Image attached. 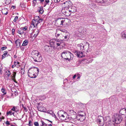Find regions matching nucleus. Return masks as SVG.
I'll list each match as a JSON object with an SVG mask.
<instances>
[{
  "label": "nucleus",
  "mask_w": 126,
  "mask_h": 126,
  "mask_svg": "<svg viewBox=\"0 0 126 126\" xmlns=\"http://www.w3.org/2000/svg\"><path fill=\"white\" fill-rule=\"evenodd\" d=\"M23 106V105H22ZM23 108H24V110L25 111L27 112V111L28 110L27 109V108L26 107H24L23 106Z\"/></svg>",
  "instance_id": "51"
},
{
  "label": "nucleus",
  "mask_w": 126,
  "mask_h": 126,
  "mask_svg": "<svg viewBox=\"0 0 126 126\" xmlns=\"http://www.w3.org/2000/svg\"><path fill=\"white\" fill-rule=\"evenodd\" d=\"M62 12L63 14L66 16H68L70 15L71 13H69V10L67 9H65V7L64 9H63Z\"/></svg>",
  "instance_id": "9"
},
{
  "label": "nucleus",
  "mask_w": 126,
  "mask_h": 126,
  "mask_svg": "<svg viewBox=\"0 0 126 126\" xmlns=\"http://www.w3.org/2000/svg\"><path fill=\"white\" fill-rule=\"evenodd\" d=\"M47 113H49L51 115H52L53 113V111L52 110H51L50 111H47Z\"/></svg>",
  "instance_id": "37"
},
{
  "label": "nucleus",
  "mask_w": 126,
  "mask_h": 126,
  "mask_svg": "<svg viewBox=\"0 0 126 126\" xmlns=\"http://www.w3.org/2000/svg\"><path fill=\"white\" fill-rule=\"evenodd\" d=\"M84 112V111H81V110H80V111H79L78 112V114H80V113H81V112H82H82Z\"/></svg>",
  "instance_id": "54"
},
{
  "label": "nucleus",
  "mask_w": 126,
  "mask_h": 126,
  "mask_svg": "<svg viewBox=\"0 0 126 126\" xmlns=\"http://www.w3.org/2000/svg\"><path fill=\"white\" fill-rule=\"evenodd\" d=\"M40 1V2L41 3H42V2H43L44 1V0H38V1Z\"/></svg>",
  "instance_id": "60"
},
{
  "label": "nucleus",
  "mask_w": 126,
  "mask_h": 126,
  "mask_svg": "<svg viewBox=\"0 0 126 126\" xmlns=\"http://www.w3.org/2000/svg\"><path fill=\"white\" fill-rule=\"evenodd\" d=\"M23 46H22V45L20 47V48L21 49V50H22V51H23L24 50V48L23 47H22Z\"/></svg>",
  "instance_id": "52"
},
{
  "label": "nucleus",
  "mask_w": 126,
  "mask_h": 126,
  "mask_svg": "<svg viewBox=\"0 0 126 126\" xmlns=\"http://www.w3.org/2000/svg\"><path fill=\"white\" fill-rule=\"evenodd\" d=\"M107 0H95L96 2L99 3H100L102 5L104 3H106Z\"/></svg>",
  "instance_id": "16"
},
{
  "label": "nucleus",
  "mask_w": 126,
  "mask_h": 126,
  "mask_svg": "<svg viewBox=\"0 0 126 126\" xmlns=\"http://www.w3.org/2000/svg\"><path fill=\"white\" fill-rule=\"evenodd\" d=\"M41 122L42 123V124L43 125H44H44H45L46 126H47V124H46V123H45L42 120L41 121Z\"/></svg>",
  "instance_id": "46"
},
{
  "label": "nucleus",
  "mask_w": 126,
  "mask_h": 126,
  "mask_svg": "<svg viewBox=\"0 0 126 126\" xmlns=\"http://www.w3.org/2000/svg\"><path fill=\"white\" fill-rule=\"evenodd\" d=\"M12 79L14 80L15 82L16 83H17V82L15 80V79H14L13 78V79Z\"/></svg>",
  "instance_id": "62"
},
{
  "label": "nucleus",
  "mask_w": 126,
  "mask_h": 126,
  "mask_svg": "<svg viewBox=\"0 0 126 126\" xmlns=\"http://www.w3.org/2000/svg\"><path fill=\"white\" fill-rule=\"evenodd\" d=\"M8 52L7 51H5L3 52V54L4 56H6L8 54Z\"/></svg>",
  "instance_id": "41"
},
{
  "label": "nucleus",
  "mask_w": 126,
  "mask_h": 126,
  "mask_svg": "<svg viewBox=\"0 0 126 126\" xmlns=\"http://www.w3.org/2000/svg\"><path fill=\"white\" fill-rule=\"evenodd\" d=\"M61 0H54V2L55 3H57L59 2Z\"/></svg>",
  "instance_id": "53"
},
{
  "label": "nucleus",
  "mask_w": 126,
  "mask_h": 126,
  "mask_svg": "<svg viewBox=\"0 0 126 126\" xmlns=\"http://www.w3.org/2000/svg\"><path fill=\"white\" fill-rule=\"evenodd\" d=\"M34 61L35 62H40L42 61V57L40 54H38L37 56L32 57Z\"/></svg>",
  "instance_id": "6"
},
{
  "label": "nucleus",
  "mask_w": 126,
  "mask_h": 126,
  "mask_svg": "<svg viewBox=\"0 0 126 126\" xmlns=\"http://www.w3.org/2000/svg\"><path fill=\"white\" fill-rule=\"evenodd\" d=\"M86 43L88 45V48H89V45H90L89 43L87 42H86Z\"/></svg>",
  "instance_id": "63"
},
{
  "label": "nucleus",
  "mask_w": 126,
  "mask_h": 126,
  "mask_svg": "<svg viewBox=\"0 0 126 126\" xmlns=\"http://www.w3.org/2000/svg\"><path fill=\"white\" fill-rule=\"evenodd\" d=\"M70 8H71V10H70L69 9V12H76L77 11L76 8L74 6H72L71 7V8L70 7Z\"/></svg>",
  "instance_id": "17"
},
{
  "label": "nucleus",
  "mask_w": 126,
  "mask_h": 126,
  "mask_svg": "<svg viewBox=\"0 0 126 126\" xmlns=\"http://www.w3.org/2000/svg\"><path fill=\"white\" fill-rule=\"evenodd\" d=\"M8 72L7 74V76L8 77L10 76V75L11 74H10V71H9L8 70Z\"/></svg>",
  "instance_id": "50"
},
{
  "label": "nucleus",
  "mask_w": 126,
  "mask_h": 126,
  "mask_svg": "<svg viewBox=\"0 0 126 126\" xmlns=\"http://www.w3.org/2000/svg\"><path fill=\"white\" fill-rule=\"evenodd\" d=\"M45 1L47 3L49 2V0H45Z\"/></svg>",
  "instance_id": "58"
},
{
  "label": "nucleus",
  "mask_w": 126,
  "mask_h": 126,
  "mask_svg": "<svg viewBox=\"0 0 126 126\" xmlns=\"http://www.w3.org/2000/svg\"><path fill=\"white\" fill-rule=\"evenodd\" d=\"M61 54L63 55V56L65 55L66 57H68L71 59H72L73 57V54L68 51H64L62 52Z\"/></svg>",
  "instance_id": "4"
},
{
  "label": "nucleus",
  "mask_w": 126,
  "mask_h": 126,
  "mask_svg": "<svg viewBox=\"0 0 126 126\" xmlns=\"http://www.w3.org/2000/svg\"><path fill=\"white\" fill-rule=\"evenodd\" d=\"M12 111L11 110H10L7 112L6 115H12Z\"/></svg>",
  "instance_id": "34"
},
{
  "label": "nucleus",
  "mask_w": 126,
  "mask_h": 126,
  "mask_svg": "<svg viewBox=\"0 0 126 126\" xmlns=\"http://www.w3.org/2000/svg\"><path fill=\"white\" fill-rule=\"evenodd\" d=\"M34 124L35 126H38L39 125L38 122H36L34 123Z\"/></svg>",
  "instance_id": "45"
},
{
  "label": "nucleus",
  "mask_w": 126,
  "mask_h": 126,
  "mask_svg": "<svg viewBox=\"0 0 126 126\" xmlns=\"http://www.w3.org/2000/svg\"><path fill=\"white\" fill-rule=\"evenodd\" d=\"M18 18V17L17 16H16L15 17V18H14V19L13 20V21L14 22H16V21L17 20Z\"/></svg>",
  "instance_id": "44"
},
{
  "label": "nucleus",
  "mask_w": 126,
  "mask_h": 126,
  "mask_svg": "<svg viewBox=\"0 0 126 126\" xmlns=\"http://www.w3.org/2000/svg\"><path fill=\"white\" fill-rule=\"evenodd\" d=\"M33 57H34V56H37V55H38L39 54V52L37 50L33 51L32 52Z\"/></svg>",
  "instance_id": "19"
},
{
  "label": "nucleus",
  "mask_w": 126,
  "mask_h": 126,
  "mask_svg": "<svg viewBox=\"0 0 126 126\" xmlns=\"http://www.w3.org/2000/svg\"><path fill=\"white\" fill-rule=\"evenodd\" d=\"M60 37H63V35L62 34H57V35H56V36L57 38H58V37L59 36Z\"/></svg>",
  "instance_id": "32"
},
{
  "label": "nucleus",
  "mask_w": 126,
  "mask_h": 126,
  "mask_svg": "<svg viewBox=\"0 0 126 126\" xmlns=\"http://www.w3.org/2000/svg\"><path fill=\"white\" fill-rule=\"evenodd\" d=\"M4 11L3 10L2 11V13L3 14H4V15H7L8 13V12H6V13H3V12Z\"/></svg>",
  "instance_id": "57"
},
{
  "label": "nucleus",
  "mask_w": 126,
  "mask_h": 126,
  "mask_svg": "<svg viewBox=\"0 0 126 126\" xmlns=\"http://www.w3.org/2000/svg\"><path fill=\"white\" fill-rule=\"evenodd\" d=\"M29 43V40H25L23 42L22 46H27Z\"/></svg>",
  "instance_id": "23"
},
{
  "label": "nucleus",
  "mask_w": 126,
  "mask_h": 126,
  "mask_svg": "<svg viewBox=\"0 0 126 126\" xmlns=\"http://www.w3.org/2000/svg\"><path fill=\"white\" fill-rule=\"evenodd\" d=\"M16 72H13V76L12 77V78L14 79H15V77L16 75Z\"/></svg>",
  "instance_id": "31"
},
{
  "label": "nucleus",
  "mask_w": 126,
  "mask_h": 126,
  "mask_svg": "<svg viewBox=\"0 0 126 126\" xmlns=\"http://www.w3.org/2000/svg\"><path fill=\"white\" fill-rule=\"evenodd\" d=\"M39 111H41L43 112H46V110H45L44 108H43H43H41V109H40V110H39Z\"/></svg>",
  "instance_id": "35"
},
{
  "label": "nucleus",
  "mask_w": 126,
  "mask_h": 126,
  "mask_svg": "<svg viewBox=\"0 0 126 126\" xmlns=\"http://www.w3.org/2000/svg\"><path fill=\"white\" fill-rule=\"evenodd\" d=\"M25 66L23 68H21L20 70L21 73L23 75L24 73V68Z\"/></svg>",
  "instance_id": "28"
},
{
  "label": "nucleus",
  "mask_w": 126,
  "mask_h": 126,
  "mask_svg": "<svg viewBox=\"0 0 126 126\" xmlns=\"http://www.w3.org/2000/svg\"><path fill=\"white\" fill-rule=\"evenodd\" d=\"M11 7L13 8V9H15L16 8V6H12Z\"/></svg>",
  "instance_id": "64"
},
{
  "label": "nucleus",
  "mask_w": 126,
  "mask_h": 126,
  "mask_svg": "<svg viewBox=\"0 0 126 126\" xmlns=\"http://www.w3.org/2000/svg\"><path fill=\"white\" fill-rule=\"evenodd\" d=\"M42 98L43 100H44L46 98L45 96L43 95V96L42 97Z\"/></svg>",
  "instance_id": "61"
},
{
  "label": "nucleus",
  "mask_w": 126,
  "mask_h": 126,
  "mask_svg": "<svg viewBox=\"0 0 126 126\" xmlns=\"http://www.w3.org/2000/svg\"><path fill=\"white\" fill-rule=\"evenodd\" d=\"M96 121L97 123L100 124V125L101 126H103L104 124V119L102 116H98Z\"/></svg>",
  "instance_id": "5"
},
{
  "label": "nucleus",
  "mask_w": 126,
  "mask_h": 126,
  "mask_svg": "<svg viewBox=\"0 0 126 126\" xmlns=\"http://www.w3.org/2000/svg\"><path fill=\"white\" fill-rule=\"evenodd\" d=\"M2 67L1 65H0V73L1 74L2 73Z\"/></svg>",
  "instance_id": "42"
},
{
  "label": "nucleus",
  "mask_w": 126,
  "mask_h": 126,
  "mask_svg": "<svg viewBox=\"0 0 126 126\" xmlns=\"http://www.w3.org/2000/svg\"><path fill=\"white\" fill-rule=\"evenodd\" d=\"M28 125L29 126H32V123L31 120L29 121V123Z\"/></svg>",
  "instance_id": "39"
},
{
  "label": "nucleus",
  "mask_w": 126,
  "mask_h": 126,
  "mask_svg": "<svg viewBox=\"0 0 126 126\" xmlns=\"http://www.w3.org/2000/svg\"><path fill=\"white\" fill-rule=\"evenodd\" d=\"M74 52L75 54L78 57L81 58L85 56L83 54V52H82L76 50L74 51Z\"/></svg>",
  "instance_id": "8"
},
{
  "label": "nucleus",
  "mask_w": 126,
  "mask_h": 126,
  "mask_svg": "<svg viewBox=\"0 0 126 126\" xmlns=\"http://www.w3.org/2000/svg\"><path fill=\"white\" fill-rule=\"evenodd\" d=\"M56 41H55L54 40L51 39V40L49 41V44L50 46H52V47H53L54 48L56 46Z\"/></svg>",
  "instance_id": "12"
},
{
  "label": "nucleus",
  "mask_w": 126,
  "mask_h": 126,
  "mask_svg": "<svg viewBox=\"0 0 126 126\" xmlns=\"http://www.w3.org/2000/svg\"><path fill=\"white\" fill-rule=\"evenodd\" d=\"M39 16H36L34 18V19H33L32 20V24L34 25V22H37V21L38 20V19L39 18Z\"/></svg>",
  "instance_id": "14"
},
{
  "label": "nucleus",
  "mask_w": 126,
  "mask_h": 126,
  "mask_svg": "<svg viewBox=\"0 0 126 126\" xmlns=\"http://www.w3.org/2000/svg\"><path fill=\"white\" fill-rule=\"evenodd\" d=\"M5 57H6L5 56H4V55H3V54L2 56V57H1L2 59H3L4 58H5Z\"/></svg>",
  "instance_id": "59"
},
{
  "label": "nucleus",
  "mask_w": 126,
  "mask_h": 126,
  "mask_svg": "<svg viewBox=\"0 0 126 126\" xmlns=\"http://www.w3.org/2000/svg\"><path fill=\"white\" fill-rule=\"evenodd\" d=\"M77 115L78 116H80L81 117H82L83 116H85V115H84L83 114H81V113H80L79 114H78Z\"/></svg>",
  "instance_id": "47"
},
{
  "label": "nucleus",
  "mask_w": 126,
  "mask_h": 126,
  "mask_svg": "<svg viewBox=\"0 0 126 126\" xmlns=\"http://www.w3.org/2000/svg\"><path fill=\"white\" fill-rule=\"evenodd\" d=\"M38 0H33V4H34V6L36 5L37 2V1Z\"/></svg>",
  "instance_id": "36"
},
{
  "label": "nucleus",
  "mask_w": 126,
  "mask_h": 126,
  "mask_svg": "<svg viewBox=\"0 0 126 126\" xmlns=\"http://www.w3.org/2000/svg\"><path fill=\"white\" fill-rule=\"evenodd\" d=\"M114 117V121L116 124H119L122 121L123 118L121 115L117 114Z\"/></svg>",
  "instance_id": "3"
},
{
  "label": "nucleus",
  "mask_w": 126,
  "mask_h": 126,
  "mask_svg": "<svg viewBox=\"0 0 126 126\" xmlns=\"http://www.w3.org/2000/svg\"><path fill=\"white\" fill-rule=\"evenodd\" d=\"M22 29L23 30V31H26L27 29V28H26V26H25L23 28V27H22Z\"/></svg>",
  "instance_id": "49"
},
{
  "label": "nucleus",
  "mask_w": 126,
  "mask_h": 126,
  "mask_svg": "<svg viewBox=\"0 0 126 126\" xmlns=\"http://www.w3.org/2000/svg\"><path fill=\"white\" fill-rule=\"evenodd\" d=\"M17 109V107L14 106L13 108L11 109V110L13 111H15L16 109Z\"/></svg>",
  "instance_id": "40"
},
{
  "label": "nucleus",
  "mask_w": 126,
  "mask_h": 126,
  "mask_svg": "<svg viewBox=\"0 0 126 126\" xmlns=\"http://www.w3.org/2000/svg\"><path fill=\"white\" fill-rule=\"evenodd\" d=\"M7 48V47H1V49L2 51H3V50H5Z\"/></svg>",
  "instance_id": "38"
},
{
  "label": "nucleus",
  "mask_w": 126,
  "mask_h": 126,
  "mask_svg": "<svg viewBox=\"0 0 126 126\" xmlns=\"http://www.w3.org/2000/svg\"><path fill=\"white\" fill-rule=\"evenodd\" d=\"M43 20V19L42 18H40L39 17V18L38 19V21H37V24H36V26H37L38 24L39 23H40L41 22H42Z\"/></svg>",
  "instance_id": "26"
},
{
  "label": "nucleus",
  "mask_w": 126,
  "mask_h": 126,
  "mask_svg": "<svg viewBox=\"0 0 126 126\" xmlns=\"http://www.w3.org/2000/svg\"><path fill=\"white\" fill-rule=\"evenodd\" d=\"M22 28H21L19 29L17 31V33L20 35H22L24 33V31L22 29Z\"/></svg>",
  "instance_id": "21"
},
{
  "label": "nucleus",
  "mask_w": 126,
  "mask_h": 126,
  "mask_svg": "<svg viewBox=\"0 0 126 126\" xmlns=\"http://www.w3.org/2000/svg\"><path fill=\"white\" fill-rule=\"evenodd\" d=\"M63 19L62 18H59L55 20V24L56 26L59 27H62V25L61 24V20H62Z\"/></svg>",
  "instance_id": "10"
},
{
  "label": "nucleus",
  "mask_w": 126,
  "mask_h": 126,
  "mask_svg": "<svg viewBox=\"0 0 126 126\" xmlns=\"http://www.w3.org/2000/svg\"><path fill=\"white\" fill-rule=\"evenodd\" d=\"M37 108L38 109V110L39 111V110H40V109L41 108V106L40 107V106H38Z\"/></svg>",
  "instance_id": "55"
},
{
  "label": "nucleus",
  "mask_w": 126,
  "mask_h": 126,
  "mask_svg": "<svg viewBox=\"0 0 126 126\" xmlns=\"http://www.w3.org/2000/svg\"><path fill=\"white\" fill-rule=\"evenodd\" d=\"M39 32V31L38 30L37 31H36V32H35V34L34 36L33 37L35 38L38 35V33Z\"/></svg>",
  "instance_id": "30"
},
{
  "label": "nucleus",
  "mask_w": 126,
  "mask_h": 126,
  "mask_svg": "<svg viewBox=\"0 0 126 126\" xmlns=\"http://www.w3.org/2000/svg\"><path fill=\"white\" fill-rule=\"evenodd\" d=\"M5 3L6 5H8L11 2V0H5Z\"/></svg>",
  "instance_id": "29"
},
{
  "label": "nucleus",
  "mask_w": 126,
  "mask_h": 126,
  "mask_svg": "<svg viewBox=\"0 0 126 126\" xmlns=\"http://www.w3.org/2000/svg\"><path fill=\"white\" fill-rule=\"evenodd\" d=\"M60 39H57L56 40V45L57 46H59L61 44V42L60 41Z\"/></svg>",
  "instance_id": "20"
},
{
  "label": "nucleus",
  "mask_w": 126,
  "mask_h": 126,
  "mask_svg": "<svg viewBox=\"0 0 126 126\" xmlns=\"http://www.w3.org/2000/svg\"><path fill=\"white\" fill-rule=\"evenodd\" d=\"M44 49L45 51L49 54H53L55 52L54 48L49 45H45L44 47Z\"/></svg>",
  "instance_id": "2"
},
{
  "label": "nucleus",
  "mask_w": 126,
  "mask_h": 126,
  "mask_svg": "<svg viewBox=\"0 0 126 126\" xmlns=\"http://www.w3.org/2000/svg\"><path fill=\"white\" fill-rule=\"evenodd\" d=\"M39 72V69L37 67H34L30 68L28 71V76L31 78H35L38 76Z\"/></svg>",
  "instance_id": "1"
},
{
  "label": "nucleus",
  "mask_w": 126,
  "mask_h": 126,
  "mask_svg": "<svg viewBox=\"0 0 126 126\" xmlns=\"http://www.w3.org/2000/svg\"><path fill=\"white\" fill-rule=\"evenodd\" d=\"M119 113L122 115H125L126 113V109L125 108L121 109Z\"/></svg>",
  "instance_id": "15"
},
{
  "label": "nucleus",
  "mask_w": 126,
  "mask_h": 126,
  "mask_svg": "<svg viewBox=\"0 0 126 126\" xmlns=\"http://www.w3.org/2000/svg\"><path fill=\"white\" fill-rule=\"evenodd\" d=\"M63 4H65V9H69L70 7L72 5V2L70 0H68L64 2Z\"/></svg>",
  "instance_id": "7"
},
{
  "label": "nucleus",
  "mask_w": 126,
  "mask_h": 126,
  "mask_svg": "<svg viewBox=\"0 0 126 126\" xmlns=\"http://www.w3.org/2000/svg\"><path fill=\"white\" fill-rule=\"evenodd\" d=\"M37 11H38L39 14H43L44 12L43 7L42 6H41V7H38V8Z\"/></svg>",
  "instance_id": "18"
},
{
  "label": "nucleus",
  "mask_w": 126,
  "mask_h": 126,
  "mask_svg": "<svg viewBox=\"0 0 126 126\" xmlns=\"http://www.w3.org/2000/svg\"><path fill=\"white\" fill-rule=\"evenodd\" d=\"M15 29H13L12 30V34L13 35H14L15 34Z\"/></svg>",
  "instance_id": "48"
},
{
  "label": "nucleus",
  "mask_w": 126,
  "mask_h": 126,
  "mask_svg": "<svg viewBox=\"0 0 126 126\" xmlns=\"http://www.w3.org/2000/svg\"><path fill=\"white\" fill-rule=\"evenodd\" d=\"M64 38H63V39H61V38H59L60 41H66L65 39H69V38L70 34L68 32H66L65 33V35H64Z\"/></svg>",
  "instance_id": "11"
},
{
  "label": "nucleus",
  "mask_w": 126,
  "mask_h": 126,
  "mask_svg": "<svg viewBox=\"0 0 126 126\" xmlns=\"http://www.w3.org/2000/svg\"><path fill=\"white\" fill-rule=\"evenodd\" d=\"M88 6L91 8L92 9L95 6V5L93 3L90 4L88 5Z\"/></svg>",
  "instance_id": "25"
},
{
  "label": "nucleus",
  "mask_w": 126,
  "mask_h": 126,
  "mask_svg": "<svg viewBox=\"0 0 126 126\" xmlns=\"http://www.w3.org/2000/svg\"><path fill=\"white\" fill-rule=\"evenodd\" d=\"M122 37L124 39H126V31L123 32L121 33Z\"/></svg>",
  "instance_id": "24"
},
{
  "label": "nucleus",
  "mask_w": 126,
  "mask_h": 126,
  "mask_svg": "<svg viewBox=\"0 0 126 126\" xmlns=\"http://www.w3.org/2000/svg\"><path fill=\"white\" fill-rule=\"evenodd\" d=\"M6 125H10V123L9 121H7L6 123Z\"/></svg>",
  "instance_id": "56"
},
{
  "label": "nucleus",
  "mask_w": 126,
  "mask_h": 126,
  "mask_svg": "<svg viewBox=\"0 0 126 126\" xmlns=\"http://www.w3.org/2000/svg\"><path fill=\"white\" fill-rule=\"evenodd\" d=\"M61 56L62 57V58H63L64 59V60H68V61H69L70 60H71L72 59H70V58H68V57H63V55H62L61 54Z\"/></svg>",
  "instance_id": "27"
},
{
  "label": "nucleus",
  "mask_w": 126,
  "mask_h": 126,
  "mask_svg": "<svg viewBox=\"0 0 126 126\" xmlns=\"http://www.w3.org/2000/svg\"><path fill=\"white\" fill-rule=\"evenodd\" d=\"M1 91L2 93H4L3 95H5L6 93V92H5V90L3 88H2L1 89Z\"/></svg>",
  "instance_id": "33"
},
{
  "label": "nucleus",
  "mask_w": 126,
  "mask_h": 126,
  "mask_svg": "<svg viewBox=\"0 0 126 126\" xmlns=\"http://www.w3.org/2000/svg\"><path fill=\"white\" fill-rule=\"evenodd\" d=\"M61 24L62 27L63 25V24L64 23V22L65 21V20H62V19L61 20Z\"/></svg>",
  "instance_id": "43"
},
{
  "label": "nucleus",
  "mask_w": 126,
  "mask_h": 126,
  "mask_svg": "<svg viewBox=\"0 0 126 126\" xmlns=\"http://www.w3.org/2000/svg\"><path fill=\"white\" fill-rule=\"evenodd\" d=\"M20 40L19 39H17L15 42V44H16V48H19L20 47L21 42H20Z\"/></svg>",
  "instance_id": "13"
},
{
  "label": "nucleus",
  "mask_w": 126,
  "mask_h": 126,
  "mask_svg": "<svg viewBox=\"0 0 126 126\" xmlns=\"http://www.w3.org/2000/svg\"><path fill=\"white\" fill-rule=\"evenodd\" d=\"M77 46L80 47V50L82 49V48H83L82 50H84L85 49V48H84L85 47L81 43L80 44H78L77 45Z\"/></svg>",
  "instance_id": "22"
}]
</instances>
